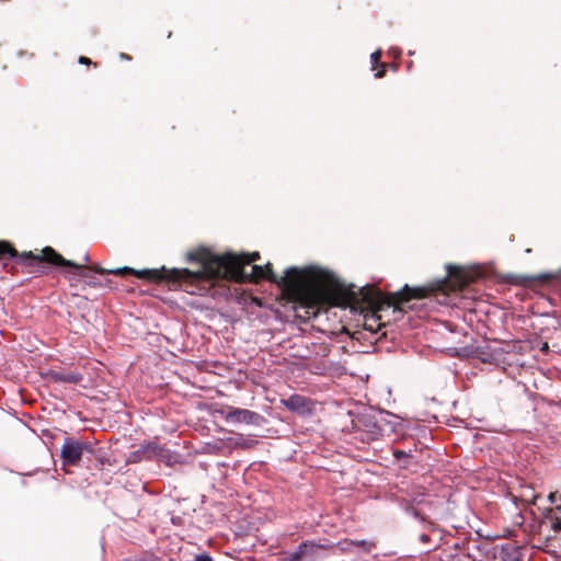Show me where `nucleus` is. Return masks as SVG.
<instances>
[{
    "instance_id": "2eb2a0df",
    "label": "nucleus",
    "mask_w": 561,
    "mask_h": 561,
    "mask_svg": "<svg viewBox=\"0 0 561 561\" xmlns=\"http://www.w3.org/2000/svg\"><path fill=\"white\" fill-rule=\"evenodd\" d=\"M195 561H214L213 558L210 556H208L207 553H202V554H197L195 557Z\"/></svg>"
},
{
    "instance_id": "9d476101",
    "label": "nucleus",
    "mask_w": 561,
    "mask_h": 561,
    "mask_svg": "<svg viewBox=\"0 0 561 561\" xmlns=\"http://www.w3.org/2000/svg\"><path fill=\"white\" fill-rule=\"evenodd\" d=\"M317 546L313 542H302L299 545L298 549L289 557L290 561H300L304 557L311 553Z\"/></svg>"
},
{
    "instance_id": "20e7f679",
    "label": "nucleus",
    "mask_w": 561,
    "mask_h": 561,
    "mask_svg": "<svg viewBox=\"0 0 561 561\" xmlns=\"http://www.w3.org/2000/svg\"><path fill=\"white\" fill-rule=\"evenodd\" d=\"M228 424H247L261 426L265 423L261 414L241 408L226 407L217 411Z\"/></svg>"
},
{
    "instance_id": "1a4fd4ad",
    "label": "nucleus",
    "mask_w": 561,
    "mask_h": 561,
    "mask_svg": "<svg viewBox=\"0 0 561 561\" xmlns=\"http://www.w3.org/2000/svg\"><path fill=\"white\" fill-rule=\"evenodd\" d=\"M50 376L55 381L68 383H78L82 380V375L79 373L53 371Z\"/></svg>"
},
{
    "instance_id": "39448f33",
    "label": "nucleus",
    "mask_w": 561,
    "mask_h": 561,
    "mask_svg": "<svg viewBox=\"0 0 561 561\" xmlns=\"http://www.w3.org/2000/svg\"><path fill=\"white\" fill-rule=\"evenodd\" d=\"M87 445L72 438H66L60 450V458L64 465L76 466L81 460Z\"/></svg>"
},
{
    "instance_id": "6ab92c4d",
    "label": "nucleus",
    "mask_w": 561,
    "mask_h": 561,
    "mask_svg": "<svg viewBox=\"0 0 561 561\" xmlns=\"http://www.w3.org/2000/svg\"><path fill=\"white\" fill-rule=\"evenodd\" d=\"M403 455H404V453H403V451H397V453H396V456H397V457H400V456H403Z\"/></svg>"
},
{
    "instance_id": "aec40b11",
    "label": "nucleus",
    "mask_w": 561,
    "mask_h": 561,
    "mask_svg": "<svg viewBox=\"0 0 561 561\" xmlns=\"http://www.w3.org/2000/svg\"><path fill=\"white\" fill-rule=\"evenodd\" d=\"M89 259H90V257H89V255H88V254H85V255H84V261H85V262H88V261H89Z\"/></svg>"
},
{
    "instance_id": "f257e3e1",
    "label": "nucleus",
    "mask_w": 561,
    "mask_h": 561,
    "mask_svg": "<svg viewBox=\"0 0 561 561\" xmlns=\"http://www.w3.org/2000/svg\"><path fill=\"white\" fill-rule=\"evenodd\" d=\"M191 262L199 264V268L191 271L187 268L159 270H134L131 267H118L106 270L100 266L93 267L99 274H113L124 276L133 274L145 279H168L178 283L188 294L204 295L208 290V283L215 278H228L242 282L245 277L244 267L260 259L259 252L250 254H224L217 255L207 249H198L187 254Z\"/></svg>"
},
{
    "instance_id": "4468645a",
    "label": "nucleus",
    "mask_w": 561,
    "mask_h": 561,
    "mask_svg": "<svg viewBox=\"0 0 561 561\" xmlns=\"http://www.w3.org/2000/svg\"><path fill=\"white\" fill-rule=\"evenodd\" d=\"M380 57H381V51L380 50H376V51H374L370 55V60H371V64H373V68H375L376 65H378V62L380 60Z\"/></svg>"
},
{
    "instance_id": "a211bd4d",
    "label": "nucleus",
    "mask_w": 561,
    "mask_h": 561,
    "mask_svg": "<svg viewBox=\"0 0 561 561\" xmlns=\"http://www.w3.org/2000/svg\"><path fill=\"white\" fill-rule=\"evenodd\" d=\"M383 75H385V70L382 69V70H379L378 72H376V75H375V76H376L377 78H381Z\"/></svg>"
},
{
    "instance_id": "ddd939ff",
    "label": "nucleus",
    "mask_w": 561,
    "mask_h": 561,
    "mask_svg": "<svg viewBox=\"0 0 561 561\" xmlns=\"http://www.w3.org/2000/svg\"><path fill=\"white\" fill-rule=\"evenodd\" d=\"M348 546H353V547H359V548H363L364 550L366 551H369L370 548H371V543L366 541V540H359V541H350L348 542Z\"/></svg>"
},
{
    "instance_id": "9b49d317",
    "label": "nucleus",
    "mask_w": 561,
    "mask_h": 561,
    "mask_svg": "<svg viewBox=\"0 0 561 561\" xmlns=\"http://www.w3.org/2000/svg\"><path fill=\"white\" fill-rule=\"evenodd\" d=\"M421 289H411L408 286L404 287V290L401 293H397L394 296L396 304H403L408 301L411 297H421Z\"/></svg>"
},
{
    "instance_id": "f8f14e48",
    "label": "nucleus",
    "mask_w": 561,
    "mask_h": 561,
    "mask_svg": "<svg viewBox=\"0 0 561 561\" xmlns=\"http://www.w3.org/2000/svg\"><path fill=\"white\" fill-rule=\"evenodd\" d=\"M16 255V251L11 247L10 243L0 241V257H13Z\"/></svg>"
},
{
    "instance_id": "f3484780",
    "label": "nucleus",
    "mask_w": 561,
    "mask_h": 561,
    "mask_svg": "<svg viewBox=\"0 0 561 561\" xmlns=\"http://www.w3.org/2000/svg\"><path fill=\"white\" fill-rule=\"evenodd\" d=\"M457 272H458V268H457V267H453V266H450V267H449V274H450V275H455V276H456V275H457Z\"/></svg>"
},
{
    "instance_id": "f03ea898",
    "label": "nucleus",
    "mask_w": 561,
    "mask_h": 561,
    "mask_svg": "<svg viewBox=\"0 0 561 561\" xmlns=\"http://www.w3.org/2000/svg\"><path fill=\"white\" fill-rule=\"evenodd\" d=\"M268 279L283 288L289 299L307 308L313 309L316 314L322 305H331L335 300V285L332 274L317 268H297L295 266L285 271L284 276H276L270 263L265 266L252 265L251 273H245L241 282H259Z\"/></svg>"
},
{
    "instance_id": "6e6552de",
    "label": "nucleus",
    "mask_w": 561,
    "mask_h": 561,
    "mask_svg": "<svg viewBox=\"0 0 561 561\" xmlns=\"http://www.w3.org/2000/svg\"><path fill=\"white\" fill-rule=\"evenodd\" d=\"M548 499L551 504H554V506L548 511L546 518L554 531H561V504L557 503L558 500H561V494L550 493Z\"/></svg>"
},
{
    "instance_id": "423d86ee",
    "label": "nucleus",
    "mask_w": 561,
    "mask_h": 561,
    "mask_svg": "<svg viewBox=\"0 0 561 561\" xmlns=\"http://www.w3.org/2000/svg\"><path fill=\"white\" fill-rule=\"evenodd\" d=\"M165 450L157 445L156 443H148L141 445L137 450L133 451L128 456L129 462H138L144 459H153L163 457Z\"/></svg>"
},
{
    "instance_id": "0eeeda50",
    "label": "nucleus",
    "mask_w": 561,
    "mask_h": 561,
    "mask_svg": "<svg viewBox=\"0 0 561 561\" xmlns=\"http://www.w3.org/2000/svg\"><path fill=\"white\" fill-rule=\"evenodd\" d=\"M280 403L289 411L299 414H307L310 413L312 410L311 401L308 398L300 394H293L287 399H282Z\"/></svg>"
},
{
    "instance_id": "dca6fc26",
    "label": "nucleus",
    "mask_w": 561,
    "mask_h": 561,
    "mask_svg": "<svg viewBox=\"0 0 561 561\" xmlns=\"http://www.w3.org/2000/svg\"><path fill=\"white\" fill-rule=\"evenodd\" d=\"M79 62L80 64H84V65H89L91 62V60L89 58H87V57L81 56L79 58Z\"/></svg>"
},
{
    "instance_id": "7ed1b4c3",
    "label": "nucleus",
    "mask_w": 561,
    "mask_h": 561,
    "mask_svg": "<svg viewBox=\"0 0 561 561\" xmlns=\"http://www.w3.org/2000/svg\"><path fill=\"white\" fill-rule=\"evenodd\" d=\"M21 257L31 259L33 261H38V262L46 261L54 265L70 267L73 271V273L71 271L67 272L69 279H72V277H70V274H72L73 276H78V277H85L87 268L83 265H79L72 261L64 259L59 253H57L50 247L44 248L42 250L41 254H38V255H34L32 252H28V253H22Z\"/></svg>"
}]
</instances>
